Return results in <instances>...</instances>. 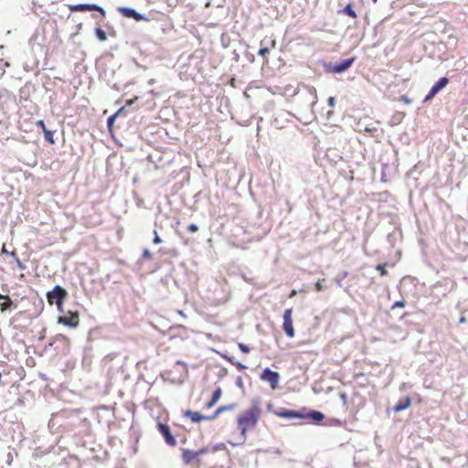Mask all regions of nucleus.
Masks as SVG:
<instances>
[{"label": "nucleus", "mask_w": 468, "mask_h": 468, "mask_svg": "<svg viewBox=\"0 0 468 468\" xmlns=\"http://www.w3.org/2000/svg\"><path fill=\"white\" fill-rule=\"evenodd\" d=\"M261 414V400L255 399L251 401L250 407L239 415L237 422L244 439L246 438L248 430L253 429L257 425Z\"/></svg>", "instance_id": "f257e3e1"}, {"label": "nucleus", "mask_w": 468, "mask_h": 468, "mask_svg": "<svg viewBox=\"0 0 468 468\" xmlns=\"http://www.w3.org/2000/svg\"><path fill=\"white\" fill-rule=\"evenodd\" d=\"M68 295L67 291L59 285H56L52 291L47 293L48 301L50 304L55 303L59 312H62V304Z\"/></svg>", "instance_id": "f03ea898"}, {"label": "nucleus", "mask_w": 468, "mask_h": 468, "mask_svg": "<svg viewBox=\"0 0 468 468\" xmlns=\"http://www.w3.org/2000/svg\"><path fill=\"white\" fill-rule=\"evenodd\" d=\"M292 309H286L283 313V324L282 328L286 334V335L290 338L294 336V329L292 325Z\"/></svg>", "instance_id": "7ed1b4c3"}, {"label": "nucleus", "mask_w": 468, "mask_h": 468, "mask_svg": "<svg viewBox=\"0 0 468 468\" xmlns=\"http://www.w3.org/2000/svg\"><path fill=\"white\" fill-rule=\"evenodd\" d=\"M261 379L268 382L272 389H275L278 386L280 375L278 372L272 371L270 368H265L261 375Z\"/></svg>", "instance_id": "20e7f679"}, {"label": "nucleus", "mask_w": 468, "mask_h": 468, "mask_svg": "<svg viewBox=\"0 0 468 468\" xmlns=\"http://www.w3.org/2000/svg\"><path fill=\"white\" fill-rule=\"evenodd\" d=\"M69 10L71 12L99 11L103 16H105V11L103 8L96 4L73 5H69Z\"/></svg>", "instance_id": "39448f33"}, {"label": "nucleus", "mask_w": 468, "mask_h": 468, "mask_svg": "<svg viewBox=\"0 0 468 468\" xmlns=\"http://www.w3.org/2000/svg\"><path fill=\"white\" fill-rule=\"evenodd\" d=\"M449 80L446 77L441 78L430 90L429 93L426 95L424 101H431L441 90H442L447 84Z\"/></svg>", "instance_id": "423d86ee"}, {"label": "nucleus", "mask_w": 468, "mask_h": 468, "mask_svg": "<svg viewBox=\"0 0 468 468\" xmlns=\"http://www.w3.org/2000/svg\"><path fill=\"white\" fill-rule=\"evenodd\" d=\"M355 58L344 59L340 61L339 63H335L330 67V71L333 73H342L348 69L354 63Z\"/></svg>", "instance_id": "0eeeda50"}, {"label": "nucleus", "mask_w": 468, "mask_h": 468, "mask_svg": "<svg viewBox=\"0 0 468 468\" xmlns=\"http://www.w3.org/2000/svg\"><path fill=\"white\" fill-rule=\"evenodd\" d=\"M69 316H60L58 323L63 324L69 327H77L79 324V314L77 313L69 312Z\"/></svg>", "instance_id": "6e6552de"}, {"label": "nucleus", "mask_w": 468, "mask_h": 468, "mask_svg": "<svg viewBox=\"0 0 468 468\" xmlns=\"http://www.w3.org/2000/svg\"><path fill=\"white\" fill-rule=\"evenodd\" d=\"M207 452L206 449H201L199 451H190V450H184L182 453V459L186 464L191 463L196 458L200 456L201 454Z\"/></svg>", "instance_id": "1a4fd4ad"}, {"label": "nucleus", "mask_w": 468, "mask_h": 468, "mask_svg": "<svg viewBox=\"0 0 468 468\" xmlns=\"http://www.w3.org/2000/svg\"><path fill=\"white\" fill-rule=\"evenodd\" d=\"M158 428L159 431L164 436L165 442L170 446H175L176 444V441L170 432L169 427L165 424L159 423Z\"/></svg>", "instance_id": "9d476101"}, {"label": "nucleus", "mask_w": 468, "mask_h": 468, "mask_svg": "<svg viewBox=\"0 0 468 468\" xmlns=\"http://www.w3.org/2000/svg\"><path fill=\"white\" fill-rule=\"evenodd\" d=\"M119 11L126 17L133 18L136 21L145 19L143 15L139 14L136 10L130 7H120Z\"/></svg>", "instance_id": "9b49d317"}, {"label": "nucleus", "mask_w": 468, "mask_h": 468, "mask_svg": "<svg viewBox=\"0 0 468 468\" xmlns=\"http://www.w3.org/2000/svg\"><path fill=\"white\" fill-rule=\"evenodd\" d=\"M185 415L189 417L193 422H199L202 420H212L211 417L203 416L197 411L186 410Z\"/></svg>", "instance_id": "f8f14e48"}, {"label": "nucleus", "mask_w": 468, "mask_h": 468, "mask_svg": "<svg viewBox=\"0 0 468 468\" xmlns=\"http://www.w3.org/2000/svg\"><path fill=\"white\" fill-rule=\"evenodd\" d=\"M411 405V399L410 397L404 398V399L399 400L393 408L395 412H399L408 409Z\"/></svg>", "instance_id": "ddd939ff"}, {"label": "nucleus", "mask_w": 468, "mask_h": 468, "mask_svg": "<svg viewBox=\"0 0 468 468\" xmlns=\"http://www.w3.org/2000/svg\"><path fill=\"white\" fill-rule=\"evenodd\" d=\"M37 126L41 127L42 130H43V133H44V137L45 139L49 142L50 144H54V140H53V132L51 131H48L46 129V126H45V123H44V121L42 120H39L37 122Z\"/></svg>", "instance_id": "4468645a"}, {"label": "nucleus", "mask_w": 468, "mask_h": 468, "mask_svg": "<svg viewBox=\"0 0 468 468\" xmlns=\"http://www.w3.org/2000/svg\"><path fill=\"white\" fill-rule=\"evenodd\" d=\"M0 300H5L0 303V308L2 312L9 310L13 306V301L7 295L0 294Z\"/></svg>", "instance_id": "2eb2a0df"}, {"label": "nucleus", "mask_w": 468, "mask_h": 468, "mask_svg": "<svg viewBox=\"0 0 468 468\" xmlns=\"http://www.w3.org/2000/svg\"><path fill=\"white\" fill-rule=\"evenodd\" d=\"M307 417L309 419H311L312 420H314V422H319L324 419V415L322 412L317 411V410H311L307 414Z\"/></svg>", "instance_id": "dca6fc26"}, {"label": "nucleus", "mask_w": 468, "mask_h": 468, "mask_svg": "<svg viewBox=\"0 0 468 468\" xmlns=\"http://www.w3.org/2000/svg\"><path fill=\"white\" fill-rule=\"evenodd\" d=\"M278 415L281 417H283V418H288V419L303 418L302 414H300L299 412L294 411V410H285L283 412H280Z\"/></svg>", "instance_id": "f3484780"}, {"label": "nucleus", "mask_w": 468, "mask_h": 468, "mask_svg": "<svg viewBox=\"0 0 468 468\" xmlns=\"http://www.w3.org/2000/svg\"><path fill=\"white\" fill-rule=\"evenodd\" d=\"M234 407H235L234 404H230L228 406H222V407L218 408L217 410L215 411L214 415L211 416L212 420L215 419L217 416H218L223 411L233 410Z\"/></svg>", "instance_id": "a211bd4d"}, {"label": "nucleus", "mask_w": 468, "mask_h": 468, "mask_svg": "<svg viewBox=\"0 0 468 468\" xmlns=\"http://www.w3.org/2000/svg\"><path fill=\"white\" fill-rule=\"evenodd\" d=\"M309 95L313 98L312 106L317 102L316 90L314 87H307Z\"/></svg>", "instance_id": "6ab92c4d"}, {"label": "nucleus", "mask_w": 468, "mask_h": 468, "mask_svg": "<svg viewBox=\"0 0 468 468\" xmlns=\"http://www.w3.org/2000/svg\"><path fill=\"white\" fill-rule=\"evenodd\" d=\"M95 35L100 41H105L107 39L106 33L100 27L95 29Z\"/></svg>", "instance_id": "aec40b11"}, {"label": "nucleus", "mask_w": 468, "mask_h": 468, "mask_svg": "<svg viewBox=\"0 0 468 468\" xmlns=\"http://www.w3.org/2000/svg\"><path fill=\"white\" fill-rule=\"evenodd\" d=\"M123 111H124V107H122L121 109H119V110H118V112H115L113 115L110 116V117L108 118V121H107V124H108V126H111V125L113 123V122H114V120L116 119V117H117L118 115H120Z\"/></svg>", "instance_id": "412c9836"}, {"label": "nucleus", "mask_w": 468, "mask_h": 468, "mask_svg": "<svg viewBox=\"0 0 468 468\" xmlns=\"http://www.w3.org/2000/svg\"><path fill=\"white\" fill-rule=\"evenodd\" d=\"M11 257H13L15 259L16 266L18 267L19 270L24 271L26 269L25 265L17 258L16 252L12 251Z\"/></svg>", "instance_id": "4be33fe9"}, {"label": "nucleus", "mask_w": 468, "mask_h": 468, "mask_svg": "<svg viewBox=\"0 0 468 468\" xmlns=\"http://www.w3.org/2000/svg\"><path fill=\"white\" fill-rule=\"evenodd\" d=\"M343 12L352 17H356V15L355 13V11L352 9L351 5H346L344 9H343Z\"/></svg>", "instance_id": "5701e85b"}, {"label": "nucleus", "mask_w": 468, "mask_h": 468, "mask_svg": "<svg viewBox=\"0 0 468 468\" xmlns=\"http://www.w3.org/2000/svg\"><path fill=\"white\" fill-rule=\"evenodd\" d=\"M220 397H221V389L218 388L213 392L211 399H213V402H218V400L220 399Z\"/></svg>", "instance_id": "b1692460"}, {"label": "nucleus", "mask_w": 468, "mask_h": 468, "mask_svg": "<svg viewBox=\"0 0 468 468\" xmlns=\"http://www.w3.org/2000/svg\"><path fill=\"white\" fill-rule=\"evenodd\" d=\"M238 346L242 353L248 354L250 351V348L243 343H239Z\"/></svg>", "instance_id": "393cba45"}, {"label": "nucleus", "mask_w": 468, "mask_h": 468, "mask_svg": "<svg viewBox=\"0 0 468 468\" xmlns=\"http://www.w3.org/2000/svg\"><path fill=\"white\" fill-rule=\"evenodd\" d=\"M376 269L380 272L382 276L387 274V271L384 265L378 264L377 265Z\"/></svg>", "instance_id": "a878e982"}, {"label": "nucleus", "mask_w": 468, "mask_h": 468, "mask_svg": "<svg viewBox=\"0 0 468 468\" xmlns=\"http://www.w3.org/2000/svg\"><path fill=\"white\" fill-rule=\"evenodd\" d=\"M269 53V48H261L259 51H258V55L261 56V57H264L266 54Z\"/></svg>", "instance_id": "bb28decb"}, {"label": "nucleus", "mask_w": 468, "mask_h": 468, "mask_svg": "<svg viewBox=\"0 0 468 468\" xmlns=\"http://www.w3.org/2000/svg\"><path fill=\"white\" fill-rule=\"evenodd\" d=\"M154 238L153 242H154V244H159V243H161V242H162V239H160V237L158 236V234H157V231H156V230H154Z\"/></svg>", "instance_id": "cd10ccee"}, {"label": "nucleus", "mask_w": 468, "mask_h": 468, "mask_svg": "<svg viewBox=\"0 0 468 468\" xmlns=\"http://www.w3.org/2000/svg\"><path fill=\"white\" fill-rule=\"evenodd\" d=\"M324 282V280H319L316 283H315V289L316 291L320 292V291H323L324 290V286L322 284V282Z\"/></svg>", "instance_id": "c85d7f7f"}, {"label": "nucleus", "mask_w": 468, "mask_h": 468, "mask_svg": "<svg viewBox=\"0 0 468 468\" xmlns=\"http://www.w3.org/2000/svg\"><path fill=\"white\" fill-rule=\"evenodd\" d=\"M143 257L145 258V259H151L152 258V253L150 252V250L148 249H144V250Z\"/></svg>", "instance_id": "c756f323"}, {"label": "nucleus", "mask_w": 468, "mask_h": 468, "mask_svg": "<svg viewBox=\"0 0 468 468\" xmlns=\"http://www.w3.org/2000/svg\"><path fill=\"white\" fill-rule=\"evenodd\" d=\"M187 229H188V231L194 233V232L197 231L198 228H197V226L196 224H190L188 226Z\"/></svg>", "instance_id": "7c9ffc66"}, {"label": "nucleus", "mask_w": 468, "mask_h": 468, "mask_svg": "<svg viewBox=\"0 0 468 468\" xmlns=\"http://www.w3.org/2000/svg\"><path fill=\"white\" fill-rule=\"evenodd\" d=\"M329 107L333 108L335 105V99L334 97H329L328 99Z\"/></svg>", "instance_id": "2f4dec72"}, {"label": "nucleus", "mask_w": 468, "mask_h": 468, "mask_svg": "<svg viewBox=\"0 0 468 468\" xmlns=\"http://www.w3.org/2000/svg\"><path fill=\"white\" fill-rule=\"evenodd\" d=\"M235 366H236L239 370H244V369H246V368H247V367H246V366H244V365H243L242 363H240V362H237V363H235Z\"/></svg>", "instance_id": "473e14b6"}, {"label": "nucleus", "mask_w": 468, "mask_h": 468, "mask_svg": "<svg viewBox=\"0 0 468 468\" xmlns=\"http://www.w3.org/2000/svg\"><path fill=\"white\" fill-rule=\"evenodd\" d=\"M404 306V302L402 301H399V302H396L393 305V308L395 307H403Z\"/></svg>", "instance_id": "72a5a7b5"}, {"label": "nucleus", "mask_w": 468, "mask_h": 468, "mask_svg": "<svg viewBox=\"0 0 468 468\" xmlns=\"http://www.w3.org/2000/svg\"><path fill=\"white\" fill-rule=\"evenodd\" d=\"M226 358H227V360H228L229 362H230L232 365H235V363H237V362L235 361V358H234L233 356H226Z\"/></svg>", "instance_id": "f704fd0d"}, {"label": "nucleus", "mask_w": 468, "mask_h": 468, "mask_svg": "<svg viewBox=\"0 0 468 468\" xmlns=\"http://www.w3.org/2000/svg\"><path fill=\"white\" fill-rule=\"evenodd\" d=\"M1 252H2L3 254L10 255V256H11V253H12V252L8 251V250L5 248V246H3Z\"/></svg>", "instance_id": "c9c22d12"}, {"label": "nucleus", "mask_w": 468, "mask_h": 468, "mask_svg": "<svg viewBox=\"0 0 468 468\" xmlns=\"http://www.w3.org/2000/svg\"><path fill=\"white\" fill-rule=\"evenodd\" d=\"M136 100H137V97H135L134 99L127 101H126V105L127 106H131Z\"/></svg>", "instance_id": "e433bc0d"}, {"label": "nucleus", "mask_w": 468, "mask_h": 468, "mask_svg": "<svg viewBox=\"0 0 468 468\" xmlns=\"http://www.w3.org/2000/svg\"><path fill=\"white\" fill-rule=\"evenodd\" d=\"M217 402H213V399H211V400L207 403V407L208 408H211L212 406H214Z\"/></svg>", "instance_id": "4c0bfd02"}, {"label": "nucleus", "mask_w": 468, "mask_h": 468, "mask_svg": "<svg viewBox=\"0 0 468 468\" xmlns=\"http://www.w3.org/2000/svg\"><path fill=\"white\" fill-rule=\"evenodd\" d=\"M459 322H460L461 324L465 323V322H466L465 317H464V316H462V317L460 318Z\"/></svg>", "instance_id": "58836bf2"}, {"label": "nucleus", "mask_w": 468, "mask_h": 468, "mask_svg": "<svg viewBox=\"0 0 468 468\" xmlns=\"http://www.w3.org/2000/svg\"><path fill=\"white\" fill-rule=\"evenodd\" d=\"M178 314L184 318H186V314L183 313V311H178Z\"/></svg>", "instance_id": "ea45409f"}, {"label": "nucleus", "mask_w": 468, "mask_h": 468, "mask_svg": "<svg viewBox=\"0 0 468 468\" xmlns=\"http://www.w3.org/2000/svg\"><path fill=\"white\" fill-rule=\"evenodd\" d=\"M241 383H242L241 378H238V381H237V384H238V385H241Z\"/></svg>", "instance_id": "a19ab883"}, {"label": "nucleus", "mask_w": 468, "mask_h": 468, "mask_svg": "<svg viewBox=\"0 0 468 468\" xmlns=\"http://www.w3.org/2000/svg\"><path fill=\"white\" fill-rule=\"evenodd\" d=\"M332 114H333V112H332V111H329V112H327V118L329 119V118H330V116H331Z\"/></svg>", "instance_id": "79ce46f5"}, {"label": "nucleus", "mask_w": 468, "mask_h": 468, "mask_svg": "<svg viewBox=\"0 0 468 468\" xmlns=\"http://www.w3.org/2000/svg\"><path fill=\"white\" fill-rule=\"evenodd\" d=\"M341 398H342V399H343L344 401H346V395H345V394L341 395Z\"/></svg>", "instance_id": "37998d69"}, {"label": "nucleus", "mask_w": 468, "mask_h": 468, "mask_svg": "<svg viewBox=\"0 0 468 468\" xmlns=\"http://www.w3.org/2000/svg\"><path fill=\"white\" fill-rule=\"evenodd\" d=\"M176 364H178V365H185L182 361H177Z\"/></svg>", "instance_id": "c03bdc74"}, {"label": "nucleus", "mask_w": 468, "mask_h": 468, "mask_svg": "<svg viewBox=\"0 0 468 468\" xmlns=\"http://www.w3.org/2000/svg\"><path fill=\"white\" fill-rule=\"evenodd\" d=\"M374 3H376L378 0H372Z\"/></svg>", "instance_id": "a18cd8bd"}]
</instances>
